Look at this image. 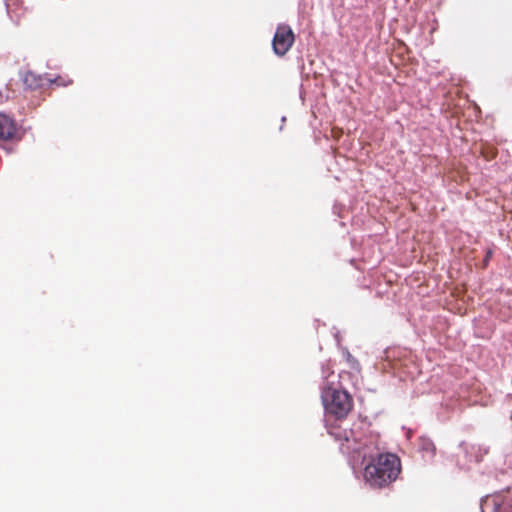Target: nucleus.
Wrapping results in <instances>:
<instances>
[{
    "mask_svg": "<svg viewBox=\"0 0 512 512\" xmlns=\"http://www.w3.org/2000/svg\"><path fill=\"white\" fill-rule=\"evenodd\" d=\"M321 398L328 414L336 419H344L353 408V399L345 390L336 389L338 376L329 368L323 369Z\"/></svg>",
    "mask_w": 512,
    "mask_h": 512,
    "instance_id": "f257e3e1",
    "label": "nucleus"
},
{
    "mask_svg": "<svg viewBox=\"0 0 512 512\" xmlns=\"http://www.w3.org/2000/svg\"><path fill=\"white\" fill-rule=\"evenodd\" d=\"M400 459L391 453L381 454L364 469V478L372 487L381 488L395 481L400 474Z\"/></svg>",
    "mask_w": 512,
    "mask_h": 512,
    "instance_id": "f03ea898",
    "label": "nucleus"
},
{
    "mask_svg": "<svg viewBox=\"0 0 512 512\" xmlns=\"http://www.w3.org/2000/svg\"><path fill=\"white\" fill-rule=\"evenodd\" d=\"M295 42V34L292 28L287 24H279L276 28L273 40L272 48L273 52L283 57L291 49Z\"/></svg>",
    "mask_w": 512,
    "mask_h": 512,
    "instance_id": "7ed1b4c3",
    "label": "nucleus"
},
{
    "mask_svg": "<svg viewBox=\"0 0 512 512\" xmlns=\"http://www.w3.org/2000/svg\"><path fill=\"white\" fill-rule=\"evenodd\" d=\"M20 139L21 134L16 122L11 117L0 113V141Z\"/></svg>",
    "mask_w": 512,
    "mask_h": 512,
    "instance_id": "20e7f679",
    "label": "nucleus"
},
{
    "mask_svg": "<svg viewBox=\"0 0 512 512\" xmlns=\"http://www.w3.org/2000/svg\"><path fill=\"white\" fill-rule=\"evenodd\" d=\"M418 449L423 454V458H433L436 454L435 444L425 436L418 438Z\"/></svg>",
    "mask_w": 512,
    "mask_h": 512,
    "instance_id": "39448f33",
    "label": "nucleus"
},
{
    "mask_svg": "<svg viewBox=\"0 0 512 512\" xmlns=\"http://www.w3.org/2000/svg\"><path fill=\"white\" fill-rule=\"evenodd\" d=\"M23 82L25 86L30 89H36L42 86V78L40 76H37L33 72H27L24 75Z\"/></svg>",
    "mask_w": 512,
    "mask_h": 512,
    "instance_id": "423d86ee",
    "label": "nucleus"
},
{
    "mask_svg": "<svg viewBox=\"0 0 512 512\" xmlns=\"http://www.w3.org/2000/svg\"><path fill=\"white\" fill-rule=\"evenodd\" d=\"M512 512V511H511Z\"/></svg>",
    "mask_w": 512,
    "mask_h": 512,
    "instance_id": "0eeeda50",
    "label": "nucleus"
}]
</instances>
